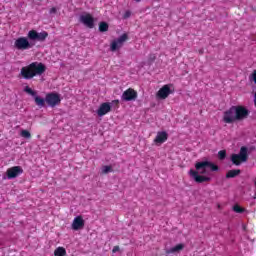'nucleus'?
<instances>
[{"instance_id": "nucleus-26", "label": "nucleus", "mask_w": 256, "mask_h": 256, "mask_svg": "<svg viewBox=\"0 0 256 256\" xmlns=\"http://www.w3.org/2000/svg\"><path fill=\"white\" fill-rule=\"evenodd\" d=\"M249 81L253 82L256 85V70H253V72L250 74Z\"/></svg>"}, {"instance_id": "nucleus-23", "label": "nucleus", "mask_w": 256, "mask_h": 256, "mask_svg": "<svg viewBox=\"0 0 256 256\" xmlns=\"http://www.w3.org/2000/svg\"><path fill=\"white\" fill-rule=\"evenodd\" d=\"M102 173L104 175H107V173H113V167H111V166H103L102 167Z\"/></svg>"}, {"instance_id": "nucleus-32", "label": "nucleus", "mask_w": 256, "mask_h": 256, "mask_svg": "<svg viewBox=\"0 0 256 256\" xmlns=\"http://www.w3.org/2000/svg\"><path fill=\"white\" fill-rule=\"evenodd\" d=\"M137 1V3H139V1H141V0H136Z\"/></svg>"}, {"instance_id": "nucleus-7", "label": "nucleus", "mask_w": 256, "mask_h": 256, "mask_svg": "<svg viewBox=\"0 0 256 256\" xmlns=\"http://www.w3.org/2000/svg\"><path fill=\"white\" fill-rule=\"evenodd\" d=\"M234 111L236 113V121H243L249 117V109L245 106H234Z\"/></svg>"}, {"instance_id": "nucleus-27", "label": "nucleus", "mask_w": 256, "mask_h": 256, "mask_svg": "<svg viewBox=\"0 0 256 256\" xmlns=\"http://www.w3.org/2000/svg\"><path fill=\"white\" fill-rule=\"evenodd\" d=\"M155 59H157V56L155 54H150L149 55L148 60H149L150 63H153V61H155Z\"/></svg>"}, {"instance_id": "nucleus-2", "label": "nucleus", "mask_w": 256, "mask_h": 256, "mask_svg": "<svg viewBox=\"0 0 256 256\" xmlns=\"http://www.w3.org/2000/svg\"><path fill=\"white\" fill-rule=\"evenodd\" d=\"M195 169L196 170L191 169L189 172L194 181L196 183H207L211 181V178L201 175H205L207 173V169H210V171H219V166L213 164V162L201 161L195 164ZM199 173L201 175H199Z\"/></svg>"}, {"instance_id": "nucleus-30", "label": "nucleus", "mask_w": 256, "mask_h": 256, "mask_svg": "<svg viewBox=\"0 0 256 256\" xmlns=\"http://www.w3.org/2000/svg\"><path fill=\"white\" fill-rule=\"evenodd\" d=\"M117 251H119V246H114L112 252L117 253Z\"/></svg>"}, {"instance_id": "nucleus-22", "label": "nucleus", "mask_w": 256, "mask_h": 256, "mask_svg": "<svg viewBox=\"0 0 256 256\" xmlns=\"http://www.w3.org/2000/svg\"><path fill=\"white\" fill-rule=\"evenodd\" d=\"M20 135L24 137V139H31V132H29V130H22Z\"/></svg>"}, {"instance_id": "nucleus-5", "label": "nucleus", "mask_w": 256, "mask_h": 256, "mask_svg": "<svg viewBox=\"0 0 256 256\" xmlns=\"http://www.w3.org/2000/svg\"><path fill=\"white\" fill-rule=\"evenodd\" d=\"M46 104L52 109L57 107V105H61V95L55 92L46 94Z\"/></svg>"}, {"instance_id": "nucleus-9", "label": "nucleus", "mask_w": 256, "mask_h": 256, "mask_svg": "<svg viewBox=\"0 0 256 256\" xmlns=\"http://www.w3.org/2000/svg\"><path fill=\"white\" fill-rule=\"evenodd\" d=\"M127 39H129V36L127 34H122L117 40H114L111 43V51H117V49H121V47H123V43H125Z\"/></svg>"}, {"instance_id": "nucleus-15", "label": "nucleus", "mask_w": 256, "mask_h": 256, "mask_svg": "<svg viewBox=\"0 0 256 256\" xmlns=\"http://www.w3.org/2000/svg\"><path fill=\"white\" fill-rule=\"evenodd\" d=\"M167 139H169V135L167 134V132L161 131V132L157 133V135L154 139V143L156 145H161V144L165 143V141H167Z\"/></svg>"}, {"instance_id": "nucleus-13", "label": "nucleus", "mask_w": 256, "mask_h": 256, "mask_svg": "<svg viewBox=\"0 0 256 256\" xmlns=\"http://www.w3.org/2000/svg\"><path fill=\"white\" fill-rule=\"evenodd\" d=\"M107 113H111V103L104 102L98 108L97 115L98 117H104V115H107Z\"/></svg>"}, {"instance_id": "nucleus-18", "label": "nucleus", "mask_w": 256, "mask_h": 256, "mask_svg": "<svg viewBox=\"0 0 256 256\" xmlns=\"http://www.w3.org/2000/svg\"><path fill=\"white\" fill-rule=\"evenodd\" d=\"M55 256H66L67 255V250L63 247H58L54 251Z\"/></svg>"}, {"instance_id": "nucleus-28", "label": "nucleus", "mask_w": 256, "mask_h": 256, "mask_svg": "<svg viewBox=\"0 0 256 256\" xmlns=\"http://www.w3.org/2000/svg\"><path fill=\"white\" fill-rule=\"evenodd\" d=\"M55 13H57V8L52 7V8L50 9V15H53V14H55Z\"/></svg>"}, {"instance_id": "nucleus-31", "label": "nucleus", "mask_w": 256, "mask_h": 256, "mask_svg": "<svg viewBox=\"0 0 256 256\" xmlns=\"http://www.w3.org/2000/svg\"><path fill=\"white\" fill-rule=\"evenodd\" d=\"M113 103H115L116 105H119V100H114Z\"/></svg>"}, {"instance_id": "nucleus-17", "label": "nucleus", "mask_w": 256, "mask_h": 256, "mask_svg": "<svg viewBox=\"0 0 256 256\" xmlns=\"http://www.w3.org/2000/svg\"><path fill=\"white\" fill-rule=\"evenodd\" d=\"M237 175H241V170L239 169H233L226 173V179H233L237 177Z\"/></svg>"}, {"instance_id": "nucleus-10", "label": "nucleus", "mask_w": 256, "mask_h": 256, "mask_svg": "<svg viewBox=\"0 0 256 256\" xmlns=\"http://www.w3.org/2000/svg\"><path fill=\"white\" fill-rule=\"evenodd\" d=\"M21 173H23V168H21V166H13L11 168H8L6 171L8 179H15L16 177H19Z\"/></svg>"}, {"instance_id": "nucleus-1", "label": "nucleus", "mask_w": 256, "mask_h": 256, "mask_svg": "<svg viewBox=\"0 0 256 256\" xmlns=\"http://www.w3.org/2000/svg\"><path fill=\"white\" fill-rule=\"evenodd\" d=\"M47 37H49L47 31L37 32V30H30L27 37L22 36L15 40L14 47L17 51H27L33 49L36 41L43 43Z\"/></svg>"}, {"instance_id": "nucleus-16", "label": "nucleus", "mask_w": 256, "mask_h": 256, "mask_svg": "<svg viewBox=\"0 0 256 256\" xmlns=\"http://www.w3.org/2000/svg\"><path fill=\"white\" fill-rule=\"evenodd\" d=\"M34 101L40 109H43L45 107V104L47 103L46 98H41L40 96H35Z\"/></svg>"}, {"instance_id": "nucleus-25", "label": "nucleus", "mask_w": 256, "mask_h": 256, "mask_svg": "<svg viewBox=\"0 0 256 256\" xmlns=\"http://www.w3.org/2000/svg\"><path fill=\"white\" fill-rule=\"evenodd\" d=\"M225 157H227V151L220 150L218 152V159H220V161H223V159H225Z\"/></svg>"}, {"instance_id": "nucleus-12", "label": "nucleus", "mask_w": 256, "mask_h": 256, "mask_svg": "<svg viewBox=\"0 0 256 256\" xmlns=\"http://www.w3.org/2000/svg\"><path fill=\"white\" fill-rule=\"evenodd\" d=\"M137 99V91L133 88H128L122 94V101H135Z\"/></svg>"}, {"instance_id": "nucleus-6", "label": "nucleus", "mask_w": 256, "mask_h": 256, "mask_svg": "<svg viewBox=\"0 0 256 256\" xmlns=\"http://www.w3.org/2000/svg\"><path fill=\"white\" fill-rule=\"evenodd\" d=\"M223 121L228 125H231L232 123H235V121H237L235 106H231L223 113Z\"/></svg>"}, {"instance_id": "nucleus-29", "label": "nucleus", "mask_w": 256, "mask_h": 256, "mask_svg": "<svg viewBox=\"0 0 256 256\" xmlns=\"http://www.w3.org/2000/svg\"><path fill=\"white\" fill-rule=\"evenodd\" d=\"M129 17H131V12L127 11L124 14V19H129Z\"/></svg>"}, {"instance_id": "nucleus-3", "label": "nucleus", "mask_w": 256, "mask_h": 256, "mask_svg": "<svg viewBox=\"0 0 256 256\" xmlns=\"http://www.w3.org/2000/svg\"><path fill=\"white\" fill-rule=\"evenodd\" d=\"M47 71V66L41 62H32L28 66L21 68L20 75L23 79H33V77H41Z\"/></svg>"}, {"instance_id": "nucleus-19", "label": "nucleus", "mask_w": 256, "mask_h": 256, "mask_svg": "<svg viewBox=\"0 0 256 256\" xmlns=\"http://www.w3.org/2000/svg\"><path fill=\"white\" fill-rule=\"evenodd\" d=\"M99 31L100 33H105L109 31V24L107 22H100L99 23Z\"/></svg>"}, {"instance_id": "nucleus-24", "label": "nucleus", "mask_w": 256, "mask_h": 256, "mask_svg": "<svg viewBox=\"0 0 256 256\" xmlns=\"http://www.w3.org/2000/svg\"><path fill=\"white\" fill-rule=\"evenodd\" d=\"M233 211L235 213H245V209L241 206H239L238 204L233 206Z\"/></svg>"}, {"instance_id": "nucleus-21", "label": "nucleus", "mask_w": 256, "mask_h": 256, "mask_svg": "<svg viewBox=\"0 0 256 256\" xmlns=\"http://www.w3.org/2000/svg\"><path fill=\"white\" fill-rule=\"evenodd\" d=\"M25 93H28V95H31L32 97H35L37 95V92H35L33 89H31L29 86H26L24 88Z\"/></svg>"}, {"instance_id": "nucleus-11", "label": "nucleus", "mask_w": 256, "mask_h": 256, "mask_svg": "<svg viewBox=\"0 0 256 256\" xmlns=\"http://www.w3.org/2000/svg\"><path fill=\"white\" fill-rule=\"evenodd\" d=\"M171 93V87L169 86V84H166L159 89V91L156 94V97L158 99H167V97H169Z\"/></svg>"}, {"instance_id": "nucleus-4", "label": "nucleus", "mask_w": 256, "mask_h": 256, "mask_svg": "<svg viewBox=\"0 0 256 256\" xmlns=\"http://www.w3.org/2000/svg\"><path fill=\"white\" fill-rule=\"evenodd\" d=\"M247 159H249L248 149L245 146H242L240 148V151L238 154H232L231 155V161L233 165H241L242 163L247 162Z\"/></svg>"}, {"instance_id": "nucleus-20", "label": "nucleus", "mask_w": 256, "mask_h": 256, "mask_svg": "<svg viewBox=\"0 0 256 256\" xmlns=\"http://www.w3.org/2000/svg\"><path fill=\"white\" fill-rule=\"evenodd\" d=\"M184 248H185V245H183V244H178V245L172 247V248L170 249V251H171V253H177V252H179V251H183Z\"/></svg>"}, {"instance_id": "nucleus-14", "label": "nucleus", "mask_w": 256, "mask_h": 256, "mask_svg": "<svg viewBox=\"0 0 256 256\" xmlns=\"http://www.w3.org/2000/svg\"><path fill=\"white\" fill-rule=\"evenodd\" d=\"M83 227H85V220H83V216L75 217L72 222V229L74 231H79V229H83Z\"/></svg>"}, {"instance_id": "nucleus-8", "label": "nucleus", "mask_w": 256, "mask_h": 256, "mask_svg": "<svg viewBox=\"0 0 256 256\" xmlns=\"http://www.w3.org/2000/svg\"><path fill=\"white\" fill-rule=\"evenodd\" d=\"M80 23H83L88 29H93L95 27V18L90 13L80 16Z\"/></svg>"}]
</instances>
